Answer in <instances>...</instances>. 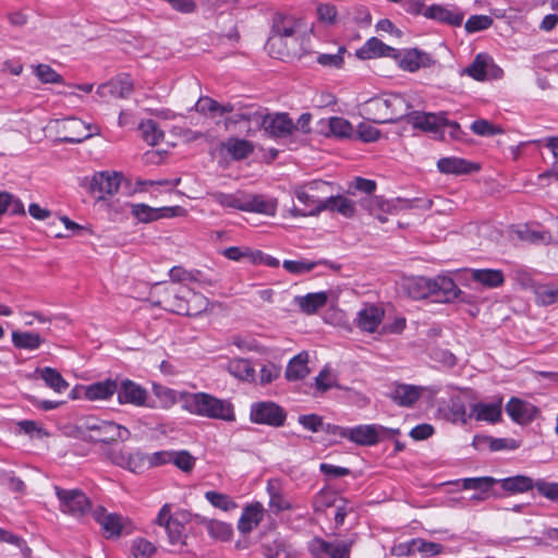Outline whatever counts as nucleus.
<instances>
[{
    "label": "nucleus",
    "mask_w": 558,
    "mask_h": 558,
    "mask_svg": "<svg viewBox=\"0 0 558 558\" xmlns=\"http://www.w3.org/2000/svg\"><path fill=\"white\" fill-rule=\"evenodd\" d=\"M183 408L191 414L208 418L233 422L234 409L231 402L218 399L206 392L187 393L184 397Z\"/></svg>",
    "instance_id": "1"
},
{
    "label": "nucleus",
    "mask_w": 558,
    "mask_h": 558,
    "mask_svg": "<svg viewBox=\"0 0 558 558\" xmlns=\"http://www.w3.org/2000/svg\"><path fill=\"white\" fill-rule=\"evenodd\" d=\"M78 430L86 439L104 444L125 441L131 436L129 428L125 426L95 415H86L80 418Z\"/></svg>",
    "instance_id": "2"
},
{
    "label": "nucleus",
    "mask_w": 558,
    "mask_h": 558,
    "mask_svg": "<svg viewBox=\"0 0 558 558\" xmlns=\"http://www.w3.org/2000/svg\"><path fill=\"white\" fill-rule=\"evenodd\" d=\"M191 519V512L186 510H178L172 513L171 505L165 504L160 508L155 519V523L165 527L170 544L183 545L185 544L186 537L185 524H187Z\"/></svg>",
    "instance_id": "3"
},
{
    "label": "nucleus",
    "mask_w": 558,
    "mask_h": 558,
    "mask_svg": "<svg viewBox=\"0 0 558 558\" xmlns=\"http://www.w3.org/2000/svg\"><path fill=\"white\" fill-rule=\"evenodd\" d=\"M339 436L360 446H374L385 438L399 434V429L388 428L378 424H364L354 427H337Z\"/></svg>",
    "instance_id": "4"
},
{
    "label": "nucleus",
    "mask_w": 558,
    "mask_h": 558,
    "mask_svg": "<svg viewBox=\"0 0 558 558\" xmlns=\"http://www.w3.org/2000/svg\"><path fill=\"white\" fill-rule=\"evenodd\" d=\"M301 25V21L293 16L277 15L274 19L272 35L269 39V44L271 46L284 44L288 50H294V45L299 40Z\"/></svg>",
    "instance_id": "5"
},
{
    "label": "nucleus",
    "mask_w": 558,
    "mask_h": 558,
    "mask_svg": "<svg viewBox=\"0 0 558 558\" xmlns=\"http://www.w3.org/2000/svg\"><path fill=\"white\" fill-rule=\"evenodd\" d=\"M436 289L442 290L446 300L457 296L458 288L452 279L447 277H438L433 284L429 280L420 277L409 281V294L414 299L425 298L429 292Z\"/></svg>",
    "instance_id": "6"
},
{
    "label": "nucleus",
    "mask_w": 558,
    "mask_h": 558,
    "mask_svg": "<svg viewBox=\"0 0 558 558\" xmlns=\"http://www.w3.org/2000/svg\"><path fill=\"white\" fill-rule=\"evenodd\" d=\"M461 75H466L475 81L484 82L498 80L504 75V71L498 66L488 53H477L471 64L461 71Z\"/></svg>",
    "instance_id": "7"
},
{
    "label": "nucleus",
    "mask_w": 558,
    "mask_h": 558,
    "mask_svg": "<svg viewBox=\"0 0 558 558\" xmlns=\"http://www.w3.org/2000/svg\"><path fill=\"white\" fill-rule=\"evenodd\" d=\"M56 495L60 502V510L63 513L81 518L90 512V501L83 492L56 487Z\"/></svg>",
    "instance_id": "8"
},
{
    "label": "nucleus",
    "mask_w": 558,
    "mask_h": 558,
    "mask_svg": "<svg viewBox=\"0 0 558 558\" xmlns=\"http://www.w3.org/2000/svg\"><path fill=\"white\" fill-rule=\"evenodd\" d=\"M354 541L335 539L331 542L315 537L308 543V550L314 558H351Z\"/></svg>",
    "instance_id": "9"
},
{
    "label": "nucleus",
    "mask_w": 558,
    "mask_h": 558,
    "mask_svg": "<svg viewBox=\"0 0 558 558\" xmlns=\"http://www.w3.org/2000/svg\"><path fill=\"white\" fill-rule=\"evenodd\" d=\"M250 415L252 422L256 424H265L275 427L282 426L287 417L286 411L271 401L253 403Z\"/></svg>",
    "instance_id": "10"
},
{
    "label": "nucleus",
    "mask_w": 558,
    "mask_h": 558,
    "mask_svg": "<svg viewBox=\"0 0 558 558\" xmlns=\"http://www.w3.org/2000/svg\"><path fill=\"white\" fill-rule=\"evenodd\" d=\"M61 129L66 133L61 141L64 143H82L83 141L100 134L99 126L86 123L81 119L71 117L61 122Z\"/></svg>",
    "instance_id": "11"
},
{
    "label": "nucleus",
    "mask_w": 558,
    "mask_h": 558,
    "mask_svg": "<svg viewBox=\"0 0 558 558\" xmlns=\"http://www.w3.org/2000/svg\"><path fill=\"white\" fill-rule=\"evenodd\" d=\"M187 298L189 287H166L162 294H160L156 301H153V304L172 313L183 315L184 312L189 311L186 307Z\"/></svg>",
    "instance_id": "12"
},
{
    "label": "nucleus",
    "mask_w": 558,
    "mask_h": 558,
    "mask_svg": "<svg viewBox=\"0 0 558 558\" xmlns=\"http://www.w3.org/2000/svg\"><path fill=\"white\" fill-rule=\"evenodd\" d=\"M329 184L325 181H312L302 186H296L293 191L294 196L306 207H308L307 214L311 216H317L322 211H316L320 204H324V199H320L315 193L325 192Z\"/></svg>",
    "instance_id": "13"
},
{
    "label": "nucleus",
    "mask_w": 558,
    "mask_h": 558,
    "mask_svg": "<svg viewBox=\"0 0 558 558\" xmlns=\"http://www.w3.org/2000/svg\"><path fill=\"white\" fill-rule=\"evenodd\" d=\"M398 62V65L403 71L416 72L422 68H429L434 61L430 56L417 48H410L404 50H397L396 56L392 57Z\"/></svg>",
    "instance_id": "14"
},
{
    "label": "nucleus",
    "mask_w": 558,
    "mask_h": 558,
    "mask_svg": "<svg viewBox=\"0 0 558 558\" xmlns=\"http://www.w3.org/2000/svg\"><path fill=\"white\" fill-rule=\"evenodd\" d=\"M117 395L120 404H132L134 407L149 405L147 402L149 399L148 391L131 379H123L118 385Z\"/></svg>",
    "instance_id": "15"
},
{
    "label": "nucleus",
    "mask_w": 558,
    "mask_h": 558,
    "mask_svg": "<svg viewBox=\"0 0 558 558\" xmlns=\"http://www.w3.org/2000/svg\"><path fill=\"white\" fill-rule=\"evenodd\" d=\"M259 126H262L270 137H287L291 135L294 130V123L287 113L269 114L264 112Z\"/></svg>",
    "instance_id": "16"
},
{
    "label": "nucleus",
    "mask_w": 558,
    "mask_h": 558,
    "mask_svg": "<svg viewBox=\"0 0 558 558\" xmlns=\"http://www.w3.org/2000/svg\"><path fill=\"white\" fill-rule=\"evenodd\" d=\"M424 16L452 26H460L464 14L453 5L433 4L425 9Z\"/></svg>",
    "instance_id": "17"
},
{
    "label": "nucleus",
    "mask_w": 558,
    "mask_h": 558,
    "mask_svg": "<svg viewBox=\"0 0 558 558\" xmlns=\"http://www.w3.org/2000/svg\"><path fill=\"white\" fill-rule=\"evenodd\" d=\"M267 494L269 496L268 507L271 512L279 513L293 509L292 500L283 493L280 481L277 478L268 480Z\"/></svg>",
    "instance_id": "18"
},
{
    "label": "nucleus",
    "mask_w": 558,
    "mask_h": 558,
    "mask_svg": "<svg viewBox=\"0 0 558 558\" xmlns=\"http://www.w3.org/2000/svg\"><path fill=\"white\" fill-rule=\"evenodd\" d=\"M423 391L422 386L397 384L392 387L389 397L396 404L410 408L421 398Z\"/></svg>",
    "instance_id": "19"
},
{
    "label": "nucleus",
    "mask_w": 558,
    "mask_h": 558,
    "mask_svg": "<svg viewBox=\"0 0 558 558\" xmlns=\"http://www.w3.org/2000/svg\"><path fill=\"white\" fill-rule=\"evenodd\" d=\"M175 207H150L144 203L132 204L131 213L143 223L156 221L165 217H172L175 213Z\"/></svg>",
    "instance_id": "20"
},
{
    "label": "nucleus",
    "mask_w": 558,
    "mask_h": 558,
    "mask_svg": "<svg viewBox=\"0 0 558 558\" xmlns=\"http://www.w3.org/2000/svg\"><path fill=\"white\" fill-rule=\"evenodd\" d=\"M120 181L117 173L98 172L90 182V190L97 194L98 199H104L107 195H112L118 192Z\"/></svg>",
    "instance_id": "21"
},
{
    "label": "nucleus",
    "mask_w": 558,
    "mask_h": 558,
    "mask_svg": "<svg viewBox=\"0 0 558 558\" xmlns=\"http://www.w3.org/2000/svg\"><path fill=\"white\" fill-rule=\"evenodd\" d=\"M409 121L416 129H421L426 132L440 134L442 123L446 122V113L441 112L438 114L426 113V112H413L409 116Z\"/></svg>",
    "instance_id": "22"
},
{
    "label": "nucleus",
    "mask_w": 558,
    "mask_h": 558,
    "mask_svg": "<svg viewBox=\"0 0 558 558\" xmlns=\"http://www.w3.org/2000/svg\"><path fill=\"white\" fill-rule=\"evenodd\" d=\"M508 415L518 424L532 422L537 414V409L530 402L512 398L506 405Z\"/></svg>",
    "instance_id": "23"
},
{
    "label": "nucleus",
    "mask_w": 558,
    "mask_h": 558,
    "mask_svg": "<svg viewBox=\"0 0 558 558\" xmlns=\"http://www.w3.org/2000/svg\"><path fill=\"white\" fill-rule=\"evenodd\" d=\"M277 209V202L266 198L263 195L243 194L242 211L257 213L267 216H274Z\"/></svg>",
    "instance_id": "24"
},
{
    "label": "nucleus",
    "mask_w": 558,
    "mask_h": 558,
    "mask_svg": "<svg viewBox=\"0 0 558 558\" xmlns=\"http://www.w3.org/2000/svg\"><path fill=\"white\" fill-rule=\"evenodd\" d=\"M132 92L133 82L129 75L118 76L97 88V94L100 97L110 95L118 98H126L131 95Z\"/></svg>",
    "instance_id": "25"
},
{
    "label": "nucleus",
    "mask_w": 558,
    "mask_h": 558,
    "mask_svg": "<svg viewBox=\"0 0 558 558\" xmlns=\"http://www.w3.org/2000/svg\"><path fill=\"white\" fill-rule=\"evenodd\" d=\"M470 416L476 421L497 423L501 418V399L495 402H477L470 407Z\"/></svg>",
    "instance_id": "26"
},
{
    "label": "nucleus",
    "mask_w": 558,
    "mask_h": 558,
    "mask_svg": "<svg viewBox=\"0 0 558 558\" xmlns=\"http://www.w3.org/2000/svg\"><path fill=\"white\" fill-rule=\"evenodd\" d=\"M356 56L362 60L383 57L392 59L396 56V48L386 45L377 37H372L357 49Z\"/></svg>",
    "instance_id": "27"
},
{
    "label": "nucleus",
    "mask_w": 558,
    "mask_h": 558,
    "mask_svg": "<svg viewBox=\"0 0 558 558\" xmlns=\"http://www.w3.org/2000/svg\"><path fill=\"white\" fill-rule=\"evenodd\" d=\"M118 390V383L112 379L97 381L84 387V397L88 401H107Z\"/></svg>",
    "instance_id": "28"
},
{
    "label": "nucleus",
    "mask_w": 558,
    "mask_h": 558,
    "mask_svg": "<svg viewBox=\"0 0 558 558\" xmlns=\"http://www.w3.org/2000/svg\"><path fill=\"white\" fill-rule=\"evenodd\" d=\"M384 317V311L376 305H365L357 312L356 325L357 327L367 332H374Z\"/></svg>",
    "instance_id": "29"
},
{
    "label": "nucleus",
    "mask_w": 558,
    "mask_h": 558,
    "mask_svg": "<svg viewBox=\"0 0 558 558\" xmlns=\"http://www.w3.org/2000/svg\"><path fill=\"white\" fill-rule=\"evenodd\" d=\"M264 517V506L260 502H253L243 509L238 522V530L247 534L255 529Z\"/></svg>",
    "instance_id": "30"
},
{
    "label": "nucleus",
    "mask_w": 558,
    "mask_h": 558,
    "mask_svg": "<svg viewBox=\"0 0 558 558\" xmlns=\"http://www.w3.org/2000/svg\"><path fill=\"white\" fill-rule=\"evenodd\" d=\"M327 292H314L305 295H296L293 299L294 305L299 306L301 312L306 315L315 314L319 308L324 307L327 303Z\"/></svg>",
    "instance_id": "31"
},
{
    "label": "nucleus",
    "mask_w": 558,
    "mask_h": 558,
    "mask_svg": "<svg viewBox=\"0 0 558 558\" xmlns=\"http://www.w3.org/2000/svg\"><path fill=\"white\" fill-rule=\"evenodd\" d=\"M329 210L333 213H338L345 218H351L355 214V205L354 202L342 196H330L324 199V204H320L316 211Z\"/></svg>",
    "instance_id": "32"
},
{
    "label": "nucleus",
    "mask_w": 558,
    "mask_h": 558,
    "mask_svg": "<svg viewBox=\"0 0 558 558\" xmlns=\"http://www.w3.org/2000/svg\"><path fill=\"white\" fill-rule=\"evenodd\" d=\"M470 278L488 289L501 287L505 282L504 272L499 269H471Z\"/></svg>",
    "instance_id": "33"
},
{
    "label": "nucleus",
    "mask_w": 558,
    "mask_h": 558,
    "mask_svg": "<svg viewBox=\"0 0 558 558\" xmlns=\"http://www.w3.org/2000/svg\"><path fill=\"white\" fill-rule=\"evenodd\" d=\"M95 520L101 525L108 537L119 536L122 530V517L116 513H107L102 507L93 511Z\"/></svg>",
    "instance_id": "34"
},
{
    "label": "nucleus",
    "mask_w": 558,
    "mask_h": 558,
    "mask_svg": "<svg viewBox=\"0 0 558 558\" xmlns=\"http://www.w3.org/2000/svg\"><path fill=\"white\" fill-rule=\"evenodd\" d=\"M437 168L441 173L445 174H464L472 170H476V167L465 159L458 157H444L437 161Z\"/></svg>",
    "instance_id": "35"
},
{
    "label": "nucleus",
    "mask_w": 558,
    "mask_h": 558,
    "mask_svg": "<svg viewBox=\"0 0 558 558\" xmlns=\"http://www.w3.org/2000/svg\"><path fill=\"white\" fill-rule=\"evenodd\" d=\"M310 374L308 353L301 352L292 357L286 369V378L290 381L301 380Z\"/></svg>",
    "instance_id": "36"
},
{
    "label": "nucleus",
    "mask_w": 558,
    "mask_h": 558,
    "mask_svg": "<svg viewBox=\"0 0 558 558\" xmlns=\"http://www.w3.org/2000/svg\"><path fill=\"white\" fill-rule=\"evenodd\" d=\"M35 374L45 381L47 387L57 393H62L69 388V383L56 368L49 366L38 367Z\"/></svg>",
    "instance_id": "37"
},
{
    "label": "nucleus",
    "mask_w": 558,
    "mask_h": 558,
    "mask_svg": "<svg viewBox=\"0 0 558 558\" xmlns=\"http://www.w3.org/2000/svg\"><path fill=\"white\" fill-rule=\"evenodd\" d=\"M363 112L375 123H389L385 96L375 97L365 102Z\"/></svg>",
    "instance_id": "38"
},
{
    "label": "nucleus",
    "mask_w": 558,
    "mask_h": 558,
    "mask_svg": "<svg viewBox=\"0 0 558 558\" xmlns=\"http://www.w3.org/2000/svg\"><path fill=\"white\" fill-rule=\"evenodd\" d=\"M501 488L509 495L523 494L534 488V481L526 475H514L497 480Z\"/></svg>",
    "instance_id": "39"
},
{
    "label": "nucleus",
    "mask_w": 558,
    "mask_h": 558,
    "mask_svg": "<svg viewBox=\"0 0 558 558\" xmlns=\"http://www.w3.org/2000/svg\"><path fill=\"white\" fill-rule=\"evenodd\" d=\"M227 368L232 376L241 380L252 383L256 379L255 369L246 359H233L228 363Z\"/></svg>",
    "instance_id": "40"
},
{
    "label": "nucleus",
    "mask_w": 558,
    "mask_h": 558,
    "mask_svg": "<svg viewBox=\"0 0 558 558\" xmlns=\"http://www.w3.org/2000/svg\"><path fill=\"white\" fill-rule=\"evenodd\" d=\"M385 101L387 105L389 123L396 122L404 116H408L409 106L402 96L398 94H389L385 96Z\"/></svg>",
    "instance_id": "41"
},
{
    "label": "nucleus",
    "mask_w": 558,
    "mask_h": 558,
    "mask_svg": "<svg viewBox=\"0 0 558 558\" xmlns=\"http://www.w3.org/2000/svg\"><path fill=\"white\" fill-rule=\"evenodd\" d=\"M263 113L264 111L256 106L238 104L235 113L230 117V121L233 123L246 121L248 123L259 125V122L263 119Z\"/></svg>",
    "instance_id": "42"
},
{
    "label": "nucleus",
    "mask_w": 558,
    "mask_h": 558,
    "mask_svg": "<svg viewBox=\"0 0 558 558\" xmlns=\"http://www.w3.org/2000/svg\"><path fill=\"white\" fill-rule=\"evenodd\" d=\"M223 148L233 159L236 160L248 157L254 150V146L250 141L235 137L229 138L223 143Z\"/></svg>",
    "instance_id": "43"
},
{
    "label": "nucleus",
    "mask_w": 558,
    "mask_h": 558,
    "mask_svg": "<svg viewBox=\"0 0 558 558\" xmlns=\"http://www.w3.org/2000/svg\"><path fill=\"white\" fill-rule=\"evenodd\" d=\"M44 342L39 333L32 331H13L12 343L17 349L36 350Z\"/></svg>",
    "instance_id": "44"
},
{
    "label": "nucleus",
    "mask_w": 558,
    "mask_h": 558,
    "mask_svg": "<svg viewBox=\"0 0 558 558\" xmlns=\"http://www.w3.org/2000/svg\"><path fill=\"white\" fill-rule=\"evenodd\" d=\"M243 194L244 192L242 191H236L235 193L232 194L215 191L209 193V196L215 203L219 204L225 208L238 209L242 211Z\"/></svg>",
    "instance_id": "45"
},
{
    "label": "nucleus",
    "mask_w": 558,
    "mask_h": 558,
    "mask_svg": "<svg viewBox=\"0 0 558 558\" xmlns=\"http://www.w3.org/2000/svg\"><path fill=\"white\" fill-rule=\"evenodd\" d=\"M114 462L132 472H138L145 464V454L136 452H120L116 458Z\"/></svg>",
    "instance_id": "46"
},
{
    "label": "nucleus",
    "mask_w": 558,
    "mask_h": 558,
    "mask_svg": "<svg viewBox=\"0 0 558 558\" xmlns=\"http://www.w3.org/2000/svg\"><path fill=\"white\" fill-rule=\"evenodd\" d=\"M138 129L142 132L144 141L151 146L158 145L165 135L154 120L142 121Z\"/></svg>",
    "instance_id": "47"
},
{
    "label": "nucleus",
    "mask_w": 558,
    "mask_h": 558,
    "mask_svg": "<svg viewBox=\"0 0 558 558\" xmlns=\"http://www.w3.org/2000/svg\"><path fill=\"white\" fill-rule=\"evenodd\" d=\"M208 299L202 293L193 291L189 288V298L186 301V307L189 311L184 312L183 315L196 316L203 313L208 307Z\"/></svg>",
    "instance_id": "48"
},
{
    "label": "nucleus",
    "mask_w": 558,
    "mask_h": 558,
    "mask_svg": "<svg viewBox=\"0 0 558 558\" xmlns=\"http://www.w3.org/2000/svg\"><path fill=\"white\" fill-rule=\"evenodd\" d=\"M208 534L218 541H229L233 534L232 526L226 522L218 520H209L206 522Z\"/></svg>",
    "instance_id": "49"
},
{
    "label": "nucleus",
    "mask_w": 558,
    "mask_h": 558,
    "mask_svg": "<svg viewBox=\"0 0 558 558\" xmlns=\"http://www.w3.org/2000/svg\"><path fill=\"white\" fill-rule=\"evenodd\" d=\"M32 69L34 75L43 84H60L63 82L62 76L48 64L39 63L33 65Z\"/></svg>",
    "instance_id": "50"
},
{
    "label": "nucleus",
    "mask_w": 558,
    "mask_h": 558,
    "mask_svg": "<svg viewBox=\"0 0 558 558\" xmlns=\"http://www.w3.org/2000/svg\"><path fill=\"white\" fill-rule=\"evenodd\" d=\"M347 49L339 47L336 53H320L317 56L316 61L324 68L341 69L344 64V53Z\"/></svg>",
    "instance_id": "51"
},
{
    "label": "nucleus",
    "mask_w": 558,
    "mask_h": 558,
    "mask_svg": "<svg viewBox=\"0 0 558 558\" xmlns=\"http://www.w3.org/2000/svg\"><path fill=\"white\" fill-rule=\"evenodd\" d=\"M205 498L211 506L223 511H230L238 507L236 502L228 495L215 490L206 492Z\"/></svg>",
    "instance_id": "52"
},
{
    "label": "nucleus",
    "mask_w": 558,
    "mask_h": 558,
    "mask_svg": "<svg viewBox=\"0 0 558 558\" xmlns=\"http://www.w3.org/2000/svg\"><path fill=\"white\" fill-rule=\"evenodd\" d=\"M461 483L463 489H473L486 494L497 483V480L490 476L468 477L461 480Z\"/></svg>",
    "instance_id": "53"
},
{
    "label": "nucleus",
    "mask_w": 558,
    "mask_h": 558,
    "mask_svg": "<svg viewBox=\"0 0 558 558\" xmlns=\"http://www.w3.org/2000/svg\"><path fill=\"white\" fill-rule=\"evenodd\" d=\"M329 132L337 137H350L353 134V125L341 117H331L328 121Z\"/></svg>",
    "instance_id": "54"
},
{
    "label": "nucleus",
    "mask_w": 558,
    "mask_h": 558,
    "mask_svg": "<svg viewBox=\"0 0 558 558\" xmlns=\"http://www.w3.org/2000/svg\"><path fill=\"white\" fill-rule=\"evenodd\" d=\"M518 236L530 243H548L550 241V235L542 230L533 229L529 226H525L517 231Z\"/></svg>",
    "instance_id": "55"
},
{
    "label": "nucleus",
    "mask_w": 558,
    "mask_h": 558,
    "mask_svg": "<svg viewBox=\"0 0 558 558\" xmlns=\"http://www.w3.org/2000/svg\"><path fill=\"white\" fill-rule=\"evenodd\" d=\"M131 550L134 558H151L156 551V547L149 541L140 537L133 539Z\"/></svg>",
    "instance_id": "56"
},
{
    "label": "nucleus",
    "mask_w": 558,
    "mask_h": 558,
    "mask_svg": "<svg viewBox=\"0 0 558 558\" xmlns=\"http://www.w3.org/2000/svg\"><path fill=\"white\" fill-rule=\"evenodd\" d=\"M537 302L550 305L558 301V288L554 284L538 286L535 290Z\"/></svg>",
    "instance_id": "57"
},
{
    "label": "nucleus",
    "mask_w": 558,
    "mask_h": 558,
    "mask_svg": "<svg viewBox=\"0 0 558 558\" xmlns=\"http://www.w3.org/2000/svg\"><path fill=\"white\" fill-rule=\"evenodd\" d=\"M173 456L171 462L182 470L183 472H191L194 466L196 459L186 450L172 451Z\"/></svg>",
    "instance_id": "58"
},
{
    "label": "nucleus",
    "mask_w": 558,
    "mask_h": 558,
    "mask_svg": "<svg viewBox=\"0 0 558 558\" xmlns=\"http://www.w3.org/2000/svg\"><path fill=\"white\" fill-rule=\"evenodd\" d=\"M471 130L473 133L480 136H493L502 133L501 128L490 123L485 119L475 120L471 124Z\"/></svg>",
    "instance_id": "59"
},
{
    "label": "nucleus",
    "mask_w": 558,
    "mask_h": 558,
    "mask_svg": "<svg viewBox=\"0 0 558 558\" xmlns=\"http://www.w3.org/2000/svg\"><path fill=\"white\" fill-rule=\"evenodd\" d=\"M493 24V19L488 15H472L465 22V31L468 33H476L487 29Z\"/></svg>",
    "instance_id": "60"
},
{
    "label": "nucleus",
    "mask_w": 558,
    "mask_h": 558,
    "mask_svg": "<svg viewBox=\"0 0 558 558\" xmlns=\"http://www.w3.org/2000/svg\"><path fill=\"white\" fill-rule=\"evenodd\" d=\"M282 266L287 271H289L291 274L301 275V274H305V272H308L312 269H314L316 264L314 262H310V260H305V259H300V260L286 259L283 262Z\"/></svg>",
    "instance_id": "61"
},
{
    "label": "nucleus",
    "mask_w": 558,
    "mask_h": 558,
    "mask_svg": "<svg viewBox=\"0 0 558 558\" xmlns=\"http://www.w3.org/2000/svg\"><path fill=\"white\" fill-rule=\"evenodd\" d=\"M534 487L537 492L549 500H558V483L538 480L534 482Z\"/></svg>",
    "instance_id": "62"
},
{
    "label": "nucleus",
    "mask_w": 558,
    "mask_h": 558,
    "mask_svg": "<svg viewBox=\"0 0 558 558\" xmlns=\"http://www.w3.org/2000/svg\"><path fill=\"white\" fill-rule=\"evenodd\" d=\"M281 373V368L274 364H264L259 371V384L267 385L276 380Z\"/></svg>",
    "instance_id": "63"
},
{
    "label": "nucleus",
    "mask_w": 558,
    "mask_h": 558,
    "mask_svg": "<svg viewBox=\"0 0 558 558\" xmlns=\"http://www.w3.org/2000/svg\"><path fill=\"white\" fill-rule=\"evenodd\" d=\"M357 135L361 141L371 143L379 138L380 131L377 128L363 122L357 126Z\"/></svg>",
    "instance_id": "64"
}]
</instances>
